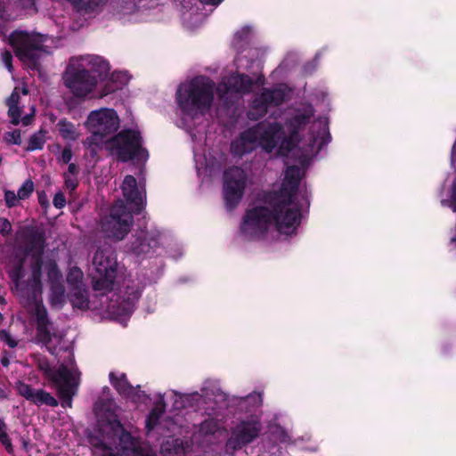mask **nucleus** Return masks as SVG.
I'll return each mask as SVG.
<instances>
[{
	"instance_id": "1",
	"label": "nucleus",
	"mask_w": 456,
	"mask_h": 456,
	"mask_svg": "<svg viewBox=\"0 0 456 456\" xmlns=\"http://www.w3.org/2000/svg\"><path fill=\"white\" fill-rule=\"evenodd\" d=\"M26 241L23 256L14 261L10 277L16 289L26 297L28 311L37 329L36 341L45 346L52 354L58 355L61 351L58 346L62 341V335L49 320L47 310L43 305L41 277L43 273L47 275L51 305L61 307L65 302L62 276L55 262H43L41 259L44 249L42 233L29 231L26 233Z\"/></svg>"
},
{
	"instance_id": "2",
	"label": "nucleus",
	"mask_w": 456,
	"mask_h": 456,
	"mask_svg": "<svg viewBox=\"0 0 456 456\" xmlns=\"http://www.w3.org/2000/svg\"><path fill=\"white\" fill-rule=\"evenodd\" d=\"M314 115L312 106L289 110L284 125L281 121H263L247 129L231 144L234 156L242 157L260 147L265 152L298 160L303 169L310 159L328 142L329 132L324 119L313 122L307 134H303L305 126ZM304 172V170H302Z\"/></svg>"
},
{
	"instance_id": "3",
	"label": "nucleus",
	"mask_w": 456,
	"mask_h": 456,
	"mask_svg": "<svg viewBox=\"0 0 456 456\" xmlns=\"http://www.w3.org/2000/svg\"><path fill=\"white\" fill-rule=\"evenodd\" d=\"M302 177V169L288 167L280 190L271 192L263 205L247 210L238 238L242 241L261 240L272 226L280 234H295L301 222L302 209L309 205L308 192L300 187Z\"/></svg>"
},
{
	"instance_id": "4",
	"label": "nucleus",
	"mask_w": 456,
	"mask_h": 456,
	"mask_svg": "<svg viewBox=\"0 0 456 456\" xmlns=\"http://www.w3.org/2000/svg\"><path fill=\"white\" fill-rule=\"evenodd\" d=\"M94 273L93 287L102 295L111 293L106 305V313L110 318L126 323L134 311L135 303L140 297V289L128 281L125 290L114 292V286L118 273V265L113 250L110 248L96 250L93 258Z\"/></svg>"
},
{
	"instance_id": "5",
	"label": "nucleus",
	"mask_w": 456,
	"mask_h": 456,
	"mask_svg": "<svg viewBox=\"0 0 456 456\" xmlns=\"http://www.w3.org/2000/svg\"><path fill=\"white\" fill-rule=\"evenodd\" d=\"M94 410L98 429L90 443L102 451L101 456H155L151 449L142 447L139 440L124 429L118 419L119 408L112 400L97 403Z\"/></svg>"
},
{
	"instance_id": "6",
	"label": "nucleus",
	"mask_w": 456,
	"mask_h": 456,
	"mask_svg": "<svg viewBox=\"0 0 456 456\" xmlns=\"http://www.w3.org/2000/svg\"><path fill=\"white\" fill-rule=\"evenodd\" d=\"M214 82L202 76L179 86L176 92L179 126L190 130L196 120L209 113L214 103Z\"/></svg>"
},
{
	"instance_id": "7",
	"label": "nucleus",
	"mask_w": 456,
	"mask_h": 456,
	"mask_svg": "<svg viewBox=\"0 0 456 456\" xmlns=\"http://www.w3.org/2000/svg\"><path fill=\"white\" fill-rule=\"evenodd\" d=\"M110 69L109 62L102 56L72 57L63 76L64 85L76 98H93L99 81L107 77Z\"/></svg>"
},
{
	"instance_id": "8",
	"label": "nucleus",
	"mask_w": 456,
	"mask_h": 456,
	"mask_svg": "<svg viewBox=\"0 0 456 456\" xmlns=\"http://www.w3.org/2000/svg\"><path fill=\"white\" fill-rule=\"evenodd\" d=\"M61 359H63V362L57 370H53L45 359H40L37 365L58 390L61 405L71 407L72 397L76 395L79 384V372L74 364V355L70 350H63L59 361Z\"/></svg>"
},
{
	"instance_id": "9",
	"label": "nucleus",
	"mask_w": 456,
	"mask_h": 456,
	"mask_svg": "<svg viewBox=\"0 0 456 456\" xmlns=\"http://www.w3.org/2000/svg\"><path fill=\"white\" fill-rule=\"evenodd\" d=\"M48 40L46 36L21 30H16L9 37V44L17 57L32 69H37L40 57L47 52L45 44Z\"/></svg>"
},
{
	"instance_id": "10",
	"label": "nucleus",
	"mask_w": 456,
	"mask_h": 456,
	"mask_svg": "<svg viewBox=\"0 0 456 456\" xmlns=\"http://www.w3.org/2000/svg\"><path fill=\"white\" fill-rule=\"evenodd\" d=\"M108 149L121 161L145 162L147 151L142 146V137L136 130H123L108 142Z\"/></svg>"
},
{
	"instance_id": "11",
	"label": "nucleus",
	"mask_w": 456,
	"mask_h": 456,
	"mask_svg": "<svg viewBox=\"0 0 456 456\" xmlns=\"http://www.w3.org/2000/svg\"><path fill=\"white\" fill-rule=\"evenodd\" d=\"M133 212L135 211L127 208L123 200H118L112 207L110 216L102 219V232L110 239L123 240L130 230Z\"/></svg>"
},
{
	"instance_id": "12",
	"label": "nucleus",
	"mask_w": 456,
	"mask_h": 456,
	"mask_svg": "<svg viewBox=\"0 0 456 456\" xmlns=\"http://www.w3.org/2000/svg\"><path fill=\"white\" fill-rule=\"evenodd\" d=\"M119 117L112 108H100L87 115L85 126L94 138L103 139L118 131Z\"/></svg>"
},
{
	"instance_id": "13",
	"label": "nucleus",
	"mask_w": 456,
	"mask_h": 456,
	"mask_svg": "<svg viewBox=\"0 0 456 456\" xmlns=\"http://www.w3.org/2000/svg\"><path fill=\"white\" fill-rule=\"evenodd\" d=\"M246 179V173L240 167H233L224 172L223 193L227 208L232 209L241 200Z\"/></svg>"
},
{
	"instance_id": "14",
	"label": "nucleus",
	"mask_w": 456,
	"mask_h": 456,
	"mask_svg": "<svg viewBox=\"0 0 456 456\" xmlns=\"http://www.w3.org/2000/svg\"><path fill=\"white\" fill-rule=\"evenodd\" d=\"M260 431L261 426L257 419H250L247 421H241L234 428L231 437L227 441V451L236 450L252 442L258 436Z\"/></svg>"
},
{
	"instance_id": "15",
	"label": "nucleus",
	"mask_w": 456,
	"mask_h": 456,
	"mask_svg": "<svg viewBox=\"0 0 456 456\" xmlns=\"http://www.w3.org/2000/svg\"><path fill=\"white\" fill-rule=\"evenodd\" d=\"M251 84L248 76L236 74L224 78L217 86L216 92L220 99L227 104L235 99L238 94L248 92Z\"/></svg>"
},
{
	"instance_id": "16",
	"label": "nucleus",
	"mask_w": 456,
	"mask_h": 456,
	"mask_svg": "<svg viewBox=\"0 0 456 456\" xmlns=\"http://www.w3.org/2000/svg\"><path fill=\"white\" fill-rule=\"evenodd\" d=\"M288 97V92L285 88H275L273 90H265L262 94L256 97L248 111V118L257 119L267 111L269 104L279 105Z\"/></svg>"
},
{
	"instance_id": "17",
	"label": "nucleus",
	"mask_w": 456,
	"mask_h": 456,
	"mask_svg": "<svg viewBox=\"0 0 456 456\" xmlns=\"http://www.w3.org/2000/svg\"><path fill=\"white\" fill-rule=\"evenodd\" d=\"M142 0H111L110 8L114 14L120 19L126 17H132L133 20H148L146 10L139 5Z\"/></svg>"
},
{
	"instance_id": "18",
	"label": "nucleus",
	"mask_w": 456,
	"mask_h": 456,
	"mask_svg": "<svg viewBox=\"0 0 456 456\" xmlns=\"http://www.w3.org/2000/svg\"><path fill=\"white\" fill-rule=\"evenodd\" d=\"M110 384L123 396L131 399L134 402H143L146 395L140 390L139 387H133L126 379V376L123 372L111 371L110 373Z\"/></svg>"
},
{
	"instance_id": "19",
	"label": "nucleus",
	"mask_w": 456,
	"mask_h": 456,
	"mask_svg": "<svg viewBox=\"0 0 456 456\" xmlns=\"http://www.w3.org/2000/svg\"><path fill=\"white\" fill-rule=\"evenodd\" d=\"M121 188L126 201L125 206L130 210L139 212L143 205V191L138 188L136 179L132 175H126Z\"/></svg>"
},
{
	"instance_id": "20",
	"label": "nucleus",
	"mask_w": 456,
	"mask_h": 456,
	"mask_svg": "<svg viewBox=\"0 0 456 456\" xmlns=\"http://www.w3.org/2000/svg\"><path fill=\"white\" fill-rule=\"evenodd\" d=\"M20 88L16 87L11 96L7 100V105L9 107V116L12 118V123L14 125H18L21 123L23 126H28L31 124L33 120V117L35 114L34 107L31 108V112L22 118H20L21 109L19 106L20 104Z\"/></svg>"
},
{
	"instance_id": "21",
	"label": "nucleus",
	"mask_w": 456,
	"mask_h": 456,
	"mask_svg": "<svg viewBox=\"0 0 456 456\" xmlns=\"http://www.w3.org/2000/svg\"><path fill=\"white\" fill-rule=\"evenodd\" d=\"M159 232H147L142 238L136 239L133 243L132 250L137 254H149L151 249H155L161 240Z\"/></svg>"
},
{
	"instance_id": "22",
	"label": "nucleus",
	"mask_w": 456,
	"mask_h": 456,
	"mask_svg": "<svg viewBox=\"0 0 456 456\" xmlns=\"http://www.w3.org/2000/svg\"><path fill=\"white\" fill-rule=\"evenodd\" d=\"M129 81V75L126 71H116L113 72L110 77V82L113 83V86L109 85V83L105 86V88L102 89L98 97L102 98L111 92L118 90L121 86L126 85Z\"/></svg>"
},
{
	"instance_id": "23",
	"label": "nucleus",
	"mask_w": 456,
	"mask_h": 456,
	"mask_svg": "<svg viewBox=\"0 0 456 456\" xmlns=\"http://www.w3.org/2000/svg\"><path fill=\"white\" fill-rule=\"evenodd\" d=\"M57 128L60 135L66 141H76L80 136V131L77 126L67 119H61L57 123Z\"/></svg>"
},
{
	"instance_id": "24",
	"label": "nucleus",
	"mask_w": 456,
	"mask_h": 456,
	"mask_svg": "<svg viewBox=\"0 0 456 456\" xmlns=\"http://www.w3.org/2000/svg\"><path fill=\"white\" fill-rule=\"evenodd\" d=\"M167 398H170L173 401V405L175 409H182L186 406V403L191 400H198L202 395H200L198 392H194L191 394H180L175 390H170L167 394Z\"/></svg>"
},
{
	"instance_id": "25",
	"label": "nucleus",
	"mask_w": 456,
	"mask_h": 456,
	"mask_svg": "<svg viewBox=\"0 0 456 456\" xmlns=\"http://www.w3.org/2000/svg\"><path fill=\"white\" fill-rule=\"evenodd\" d=\"M70 301L74 307L84 310L88 307V297L87 291L83 288H77V289H71L69 292Z\"/></svg>"
},
{
	"instance_id": "26",
	"label": "nucleus",
	"mask_w": 456,
	"mask_h": 456,
	"mask_svg": "<svg viewBox=\"0 0 456 456\" xmlns=\"http://www.w3.org/2000/svg\"><path fill=\"white\" fill-rule=\"evenodd\" d=\"M46 134L47 132L43 129L33 134L28 139L26 150L28 151L42 150L46 142Z\"/></svg>"
},
{
	"instance_id": "27",
	"label": "nucleus",
	"mask_w": 456,
	"mask_h": 456,
	"mask_svg": "<svg viewBox=\"0 0 456 456\" xmlns=\"http://www.w3.org/2000/svg\"><path fill=\"white\" fill-rule=\"evenodd\" d=\"M67 282L70 290L77 288H83V273L77 267H71L67 275Z\"/></svg>"
},
{
	"instance_id": "28",
	"label": "nucleus",
	"mask_w": 456,
	"mask_h": 456,
	"mask_svg": "<svg viewBox=\"0 0 456 456\" xmlns=\"http://www.w3.org/2000/svg\"><path fill=\"white\" fill-rule=\"evenodd\" d=\"M165 404L163 402V398L160 397V402L156 404L154 409L151 411L150 415L147 418L146 420V428L150 431L154 428V427L157 425L158 420L164 411Z\"/></svg>"
},
{
	"instance_id": "29",
	"label": "nucleus",
	"mask_w": 456,
	"mask_h": 456,
	"mask_svg": "<svg viewBox=\"0 0 456 456\" xmlns=\"http://www.w3.org/2000/svg\"><path fill=\"white\" fill-rule=\"evenodd\" d=\"M224 157L223 155H220L218 159L213 158V159H207L202 158L198 153L195 152V162H196V167L198 171L200 172V169L205 165L206 168H208L210 170L214 169L216 166H220L223 162Z\"/></svg>"
},
{
	"instance_id": "30",
	"label": "nucleus",
	"mask_w": 456,
	"mask_h": 456,
	"mask_svg": "<svg viewBox=\"0 0 456 456\" xmlns=\"http://www.w3.org/2000/svg\"><path fill=\"white\" fill-rule=\"evenodd\" d=\"M32 402L36 404H46L50 406H56L58 404L49 393L44 390H36Z\"/></svg>"
},
{
	"instance_id": "31",
	"label": "nucleus",
	"mask_w": 456,
	"mask_h": 456,
	"mask_svg": "<svg viewBox=\"0 0 456 456\" xmlns=\"http://www.w3.org/2000/svg\"><path fill=\"white\" fill-rule=\"evenodd\" d=\"M34 191V183L31 180H27L18 190V199H27Z\"/></svg>"
},
{
	"instance_id": "32",
	"label": "nucleus",
	"mask_w": 456,
	"mask_h": 456,
	"mask_svg": "<svg viewBox=\"0 0 456 456\" xmlns=\"http://www.w3.org/2000/svg\"><path fill=\"white\" fill-rule=\"evenodd\" d=\"M17 390L20 395L32 402L36 390L22 382L17 384Z\"/></svg>"
},
{
	"instance_id": "33",
	"label": "nucleus",
	"mask_w": 456,
	"mask_h": 456,
	"mask_svg": "<svg viewBox=\"0 0 456 456\" xmlns=\"http://www.w3.org/2000/svg\"><path fill=\"white\" fill-rule=\"evenodd\" d=\"M0 441L10 452L12 450V443L6 432V426L4 422L0 419Z\"/></svg>"
},
{
	"instance_id": "34",
	"label": "nucleus",
	"mask_w": 456,
	"mask_h": 456,
	"mask_svg": "<svg viewBox=\"0 0 456 456\" xmlns=\"http://www.w3.org/2000/svg\"><path fill=\"white\" fill-rule=\"evenodd\" d=\"M0 340L11 348H14L18 346V340L5 330H0Z\"/></svg>"
},
{
	"instance_id": "35",
	"label": "nucleus",
	"mask_w": 456,
	"mask_h": 456,
	"mask_svg": "<svg viewBox=\"0 0 456 456\" xmlns=\"http://www.w3.org/2000/svg\"><path fill=\"white\" fill-rule=\"evenodd\" d=\"M442 204L451 208L454 212H456V181L453 183L450 198L443 200Z\"/></svg>"
},
{
	"instance_id": "36",
	"label": "nucleus",
	"mask_w": 456,
	"mask_h": 456,
	"mask_svg": "<svg viewBox=\"0 0 456 456\" xmlns=\"http://www.w3.org/2000/svg\"><path fill=\"white\" fill-rule=\"evenodd\" d=\"M217 429V424L213 419L205 420L200 426V432L203 434L215 433Z\"/></svg>"
},
{
	"instance_id": "37",
	"label": "nucleus",
	"mask_w": 456,
	"mask_h": 456,
	"mask_svg": "<svg viewBox=\"0 0 456 456\" xmlns=\"http://www.w3.org/2000/svg\"><path fill=\"white\" fill-rule=\"evenodd\" d=\"M18 194L16 195L12 191H6L4 193V200L7 207L11 208L17 204L18 201Z\"/></svg>"
},
{
	"instance_id": "38",
	"label": "nucleus",
	"mask_w": 456,
	"mask_h": 456,
	"mask_svg": "<svg viewBox=\"0 0 456 456\" xmlns=\"http://www.w3.org/2000/svg\"><path fill=\"white\" fill-rule=\"evenodd\" d=\"M20 5L25 9V11L31 14L36 12L35 0H18Z\"/></svg>"
},
{
	"instance_id": "39",
	"label": "nucleus",
	"mask_w": 456,
	"mask_h": 456,
	"mask_svg": "<svg viewBox=\"0 0 456 456\" xmlns=\"http://www.w3.org/2000/svg\"><path fill=\"white\" fill-rule=\"evenodd\" d=\"M1 59L2 61L4 63L5 67L8 69L9 71H12V53L8 51H4L1 53Z\"/></svg>"
},
{
	"instance_id": "40",
	"label": "nucleus",
	"mask_w": 456,
	"mask_h": 456,
	"mask_svg": "<svg viewBox=\"0 0 456 456\" xmlns=\"http://www.w3.org/2000/svg\"><path fill=\"white\" fill-rule=\"evenodd\" d=\"M65 204H66V200H65L64 195L61 192L56 193L53 198L54 207H56L57 208H61L65 206Z\"/></svg>"
},
{
	"instance_id": "41",
	"label": "nucleus",
	"mask_w": 456,
	"mask_h": 456,
	"mask_svg": "<svg viewBox=\"0 0 456 456\" xmlns=\"http://www.w3.org/2000/svg\"><path fill=\"white\" fill-rule=\"evenodd\" d=\"M8 142H12L13 144H20L21 142V137L19 131H13L9 133L6 137Z\"/></svg>"
},
{
	"instance_id": "42",
	"label": "nucleus",
	"mask_w": 456,
	"mask_h": 456,
	"mask_svg": "<svg viewBox=\"0 0 456 456\" xmlns=\"http://www.w3.org/2000/svg\"><path fill=\"white\" fill-rule=\"evenodd\" d=\"M65 185L68 189L73 191L77 185L76 176H72L69 175H65Z\"/></svg>"
},
{
	"instance_id": "43",
	"label": "nucleus",
	"mask_w": 456,
	"mask_h": 456,
	"mask_svg": "<svg viewBox=\"0 0 456 456\" xmlns=\"http://www.w3.org/2000/svg\"><path fill=\"white\" fill-rule=\"evenodd\" d=\"M11 230V223L5 218H0V232L3 234H8Z\"/></svg>"
},
{
	"instance_id": "44",
	"label": "nucleus",
	"mask_w": 456,
	"mask_h": 456,
	"mask_svg": "<svg viewBox=\"0 0 456 456\" xmlns=\"http://www.w3.org/2000/svg\"><path fill=\"white\" fill-rule=\"evenodd\" d=\"M61 160L63 162V163H69L71 159H72V152H71V150L70 148H65L62 152H61Z\"/></svg>"
},
{
	"instance_id": "45",
	"label": "nucleus",
	"mask_w": 456,
	"mask_h": 456,
	"mask_svg": "<svg viewBox=\"0 0 456 456\" xmlns=\"http://www.w3.org/2000/svg\"><path fill=\"white\" fill-rule=\"evenodd\" d=\"M250 28L248 27L242 28L240 30L235 33V38L242 40L249 33Z\"/></svg>"
},
{
	"instance_id": "46",
	"label": "nucleus",
	"mask_w": 456,
	"mask_h": 456,
	"mask_svg": "<svg viewBox=\"0 0 456 456\" xmlns=\"http://www.w3.org/2000/svg\"><path fill=\"white\" fill-rule=\"evenodd\" d=\"M77 173V167L75 164H69V173L67 175L76 176Z\"/></svg>"
},
{
	"instance_id": "47",
	"label": "nucleus",
	"mask_w": 456,
	"mask_h": 456,
	"mask_svg": "<svg viewBox=\"0 0 456 456\" xmlns=\"http://www.w3.org/2000/svg\"><path fill=\"white\" fill-rule=\"evenodd\" d=\"M38 200L42 206L46 207L48 205L46 195L45 193L39 194Z\"/></svg>"
},
{
	"instance_id": "48",
	"label": "nucleus",
	"mask_w": 456,
	"mask_h": 456,
	"mask_svg": "<svg viewBox=\"0 0 456 456\" xmlns=\"http://www.w3.org/2000/svg\"><path fill=\"white\" fill-rule=\"evenodd\" d=\"M201 2L203 3H206V4H220L223 0H200Z\"/></svg>"
},
{
	"instance_id": "49",
	"label": "nucleus",
	"mask_w": 456,
	"mask_h": 456,
	"mask_svg": "<svg viewBox=\"0 0 456 456\" xmlns=\"http://www.w3.org/2000/svg\"><path fill=\"white\" fill-rule=\"evenodd\" d=\"M1 363L3 364V366L7 367L10 363V361L7 357H3L1 360Z\"/></svg>"
},
{
	"instance_id": "50",
	"label": "nucleus",
	"mask_w": 456,
	"mask_h": 456,
	"mask_svg": "<svg viewBox=\"0 0 456 456\" xmlns=\"http://www.w3.org/2000/svg\"><path fill=\"white\" fill-rule=\"evenodd\" d=\"M451 245L456 248V237L451 239Z\"/></svg>"
},
{
	"instance_id": "51",
	"label": "nucleus",
	"mask_w": 456,
	"mask_h": 456,
	"mask_svg": "<svg viewBox=\"0 0 456 456\" xmlns=\"http://www.w3.org/2000/svg\"><path fill=\"white\" fill-rule=\"evenodd\" d=\"M21 92H22V94H23L24 95L28 94V90H27V88H25V87H23V88L21 89Z\"/></svg>"
},
{
	"instance_id": "52",
	"label": "nucleus",
	"mask_w": 456,
	"mask_h": 456,
	"mask_svg": "<svg viewBox=\"0 0 456 456\" xmlns=\"http://www.w3.org/2000/svg\"><path fill=\"white\" fill-rule=\"evenodd\" d=\"M5 397L4 391L0 390V398Z\"/></svg>"
},
{
	"instance_id": "53",
	"label": "nucleus",
	"mask_w": 456,
	"mask_h": 456,
	"mask_svg": "<svg viewBox=\"0 0 456 456\" xmlns=\"http://www.w3.org/2000/svg\"><path fill=\"white\" fill-rule=\"evenodd\" d=\"M4 297L0 295V303H4Z\"/></svg>"
},
{
	"instance_id": "54",
	"label": "nucleus",
	"mask_w": 456,
	"mask_h": 456,
	"mask_svg": "<svg viewBox=\"0 0 456 456\" xmlns=\"http://www.w3.org/2000/svg\"><path fill=\"white\" fill-rule=\"evenodd\" d=\"M260 396L259 395H251L250 398L252 399H255V398H259Z\"/></svg>"
},
{
	"instance_id": "55",
	"label": "nucleus",
	"mask_w": 456,
	"mask_h": 456,
	"mask_svg": "<svg viewBox=\"0 0 456 456\" xmlns=\"http://www.w3.org/2000/svg\"><path fill=\"white\" fill-rule=\"evenodd\" d=\"M2 320V314H0V321Z\"/></svg>"
}]
</instances>
